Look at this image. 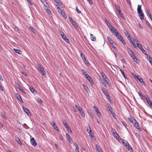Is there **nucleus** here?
Instances as JSON below:
<instances>
[{
	"mask_svg": "<svg viewBox=\"0 0 152 152\" xmlns=\"http://www.w3.org/2000/svg\"><path fill=\"white\" fill-rule=\"evenodd\" d=\"M58 31L61 36L62 38L66 42L69 43V40L67 38L66 36L64 34V33L60 29H58Z\"/></svg>",
	"mask_w": 152,
	"mask_h": 152,
	"instance_id": "obj_1",
	"label": "nucleus"
},
{
	"mask_svg": "<svg viewBox=\"0 0 152 152\" xmlns=\"http://www.w3.org/2000/svg\"><path fill=\"white\" fill-rule=\"evenodd\" d=\"M135 78L136 80L137 79L142 84V85L145 86V84L143 82V79L139 75H138L137 76H136L135 77Z\"/></svg>",
	"mask_w": 152,
	"mask_h": 152,
	"instance_id": "obj_2",
	"label": "nucleus"
},
{
	"mask_svg": "<svg viewBox=\"0 0 152 152\" xmlns=\"http://www.w3.org/2000/svg\"><path fill=\"white\" fill-rule=\"evenodd\" d=\"M38 69L39 71L41 74H42V75H45V72L43 68L42 67L41 65L39 66Z\"/></svg>",
	"mask_w": 152,
	"mask_h": 152,
	"instance_id": "obj_3",
	"label": "nucleus"
},
{
	"mask_svg": "<svg viewBox=\"0 0 152 152\" xmlns=\"http://www.w3.org/2000/svg\"><path fill=\"white\" fill-rule=\"evenodd\" d=\"M58 12L60 15L63 16L64 19H66L67 18V17L66 15L62 9L58 10Z\"/></svg>",
	"mask_w": 152,
	"mask_h": 152,
	"instance_id": "obj_4",
	"label": "nucleus"
},
{
	"mask_svg": "<svg viewBox=\"0 0 152 152\" xmlns=\"http://www.w3.org/2000/svg\"><path fill=\"white\" fill-rule=\"evenodd\" d=\"M134 126L137 128V129H138L140 131H142V129L141 128L140 126L139 125L138 122L136 121L135 122H134V124H133Z\"/></svg>",
	"mask_w": 152,
	"mask_h": 152,
	"instance_id": "obj_5",
	"label": "nucleus"
},
{
	"mask_svg": "<svg viewBox=\"0 0 152 152\" xmlns=\"http://www.w3.org/2000/svg\"><path fill=\"white\" fill-rule=\"evenodd\" d=\"M113 33L114 34V35L118 39H119L120 37H121L122 36L119 33H118L117 31H113Z\"/></svg>",
	"mask_w": 152,
	"mask_h": 152,
	"instance_id": "obj_6",
	"label": "nucleus"
},
{
	"mask_svg": "<svg viewBox=\"0 0 152 152\" xmlns=\"http://www.w3.org/2000/svg\"><path fill=\"white\" fill-rule=\"evenodd\" d=\"M137 46L138 48L142 51L144 54L145 55H147L146 51L143 49V48L141 45L137 44Z\"/></svg>",
	"mask_w": 152,
	"mask_h": 152,
	"instance_id": "obj_7",
	"label": "nucleus"
},
{
	"mask_svg": "<svg viewBox=\"0 0 152 152\" xmlns=\"http://www.w3.org/2000/svg\"><path fill=\"white\" fill-rule=\"evenodd\" d=\"M50 124L54 128V129H55L58 132L59 131V130L58 129V126L56 125V123L54 121L53 122V123H51Z\"/></svg>",
	"mask_w": 152,
	"mask_h": 152,
	"instance_id": "obj_8",
	"label": "nucleus"
},
{
	"mask_svg": "<svg viewBox=\"0 0 152 152\" xmlns=\"http://www.w3.org/2000/svg\"><path fill=\"white\" fill-rule=\"evenodd\" d=\"M30 142L31 145L34 146H36L37 145V143L35 141L33 137L31 139Z\"/></svg>",
	"mask_w": 152,
	"mask_h": 152,
	"instance_id": "obj_9",
	"label": "nucleus"
},
{
	"mask_svg": "<svg viewBox=\"0 0 152 152\" xmlns=\"http://www.w3.org/2000/svg\"><path fill=\"white\" fill-rule=\"evenodd\" d=\"M66 137L68 140L69 142L71 143H72V142L73 140L70 136L67 133H66Z\"/></svg>",
	"mask_w": 152,
	"mask_h": 152,
	"instance_id": "obj_10",
	"label": "nucleus"
},
{
	"mask_svg": "<svg viewBox=\"0 0 152 152\" xmlns=\"http://www.w3.org/2000/svg\"><path fill=\"white\" fill-rule=\"evenodd\" d=\"M23 108L24 111L26 113L28 116L30 115V111L28 110V109L25 107H23Z\"/></svg>",
	"mask_w": 152,
	"mask_h": 152,
	"instance_id": "obj_11",
	"label": "nucleus"
},
{
	"mask_svg": "<svg viewBox=\"0 0 152 152\" xmlns=\"http://www.w3.org/2000/svg\"><path fill=\"white\" fill-rule=\"evenodd\" d=\"M15 97L19 101H21L22 103L23 102V101L22 100V98H21L20 95H19L18 94L16 93Z\"/></svg>",
	"mask_w": 152,
	"mask_h": 152,
	"instance_id": "obj_12",
	"label": "nucleus"
},
{
	"mask_svg": "<svg viewBox=\"0 0 152 152\" xmlns=\"http://www.w3.org/2000/svg\"><path fill=\"white\" fill-rule=\"evenodd\" d=\"M128 53H129V55L132 58H133V57L135 56V54L132 50H129V51H128Z\"/></svg>",
	"mask_w": 152,
	"mask_h": 152,
	"instance_id": "obj_13",
	"label": "nucleus"
},
{
	"mask_svg": "<svg viewBox=\"0 0 152 152\" xmlns=\"http://www.w3.org/2000/svg\"><path fill=\"white\" fill-rule=\"evenodd\" d=\"M102 91L105 96L108 94L107 89L104 88L103 87L102 88Z\"/></svg>",
	"mask_w": 152,
	"mask_h": 152,
	"instance_id": "obj_14",
	"label": "nucleus"
},
{
	"mask_svg": "<svg viewBox=\"0 0 152 152\" xmlns=\"http://www.w3.org/2000/svg\"><path fill=\"white\" fill-rule=\"evenodd\" d=\"M137 11L138 14H140L142 12L141 5H138L137 8Z\"/></svg>",
	"mask_w": 152,
	"mask_h": 152,
	"instance_id": "obj_15",
	"label": "nucleus"
},
{
	"mask_svg": "<svg viewBox=\"0 0 152 152\" xmlns=\"http://www.w3.org/2000/svg\"><path fill=\"white\" fill-rule=\"evenodd\" d=\"M128 119L133 124L136 121V120L133 117L128 118Z\"/></svg>",
	"mask_w": 152,
	"mask_h": 152,
	"instance_id": "obj_16",
	"label": "nucleus"
},
{
	"mask_svg": "<svg viewBox=\"0 0 152 152\" xmlns=\"http://www.w3.org/2000/svg\"><path fill=\"white\" fill-rule=\"evenodd\" d=\"M147 56V58L152 65V58L150 56H148V55H146Z\"/></svg>",
	"mask_w": 152,
	"mask_h": 152,
	"instance_id": "obj_17",
	"label": "nucleus"
},
{
	"mask_svg": "<svg viewBox=\"0 0 152 152\" xmlns=\"http://www.w3.org/2000/svg\"><path fill=\"white\" fill-rule=\"evenodd\" d=\"M87 112L88 114L89 115L92 117V119H94V115L93 113H92L91 111L89 109L87 110Z\"/></svg>",
	"mask_w": 152,
	"mask_h": 152,
	"instance_id": "obj_18",
	"label": "nucleus"
},
{
	"mask_svg": "<svg viewBox=\"0 0 152 152\" xmlns=\"http://www.w3.org/2000/svg\"><path fill=\"white\" fill-rule=\"evenodd\" d=\"M63 124L66 129H67L69 127L68 124L66 123V121L65 120L63 121Z\"/></svg>",
	"mask_w": 152,
	"mask_h": 152,
	"instance_id": "obj_19",
	"label": "nucleus"
},
{
	"mask_svg": "<svg viewBox=\"0 0 152 152\" xmlns=\"http://www.w3.org/2000/svg\"><path fill=\"white\" fill-rule=\"evenodd\" d=\"M138 94L139 95L140 97L142 100H144L145 99V96L142 95L141 92H139Z\"/></svg>",
	"mask_w": 152,
	"mask_h": 152,
	"instance_id": "obj_20",
	"label": "nucleus"
},
{
	"mask_svg": "<svg viewBox=\"0 0 152 152\" xmlns=\"http://www.w3.org/2000/svg\"><path fill=\"white\" fill-rule=\"evenodd\" d=\"M17 87H18V88L21 91L24 93H25L24 92V89L22 88L21 86L18 83L17 84Z\"/></svg>",
	"mask_w": 152,
	"mask_h": 152,
	"instance_id": "obj_21",
	"label": "nucleus"
},
{
	"mask_svg": "<svg viewBox=\"0 0 152 152\" xmlns=\"http://www.w3.org/2000/svg\"><path fill=\"white\" fill-rule=\"evenodd\" d=\"M72 24L73 26L76 29H77L78 28V26L76 24L75 22L74 21L72 23Z\"/></svg>",
	"mask_w": 152,
	"mask_h": 152,
	"instance_id": "obj_22",
	"label": "nucleus"
},
{
	"mask_svg": "<svg viewBox=\"0 0 152 152\" xmlns=\"http://www.w3.org/2000/svg\"><path fill=\"white\" fill-rule=\"evenodd\" d=\"M120 39H119L122 42L123 45H125L126 43L125 41L124 40L123 37L121 36L120 37Z\"/></svg>",
	"mask_w": 152,
	"mask_h": 152,
	"instance_id": "obj_23",
	"label": "nucleus"
},
{
	"mask_svg": "<svg viewBox=\"0 0 152 152\" xmlns=\"http://www.w3.org/2000/svg\"><path fill=\"white\" fill-rule=\"evenodd\" d=\"M91 39L92 41H95L96 40V37L93 35L92 34H90Z\"/></svg>",
	"mask_w": 152,
	"mask_h": 152,
	"instance_id": "obj_24",
	"label": "nucleus"
},
{
	"mask_svg": "<svg viewBox=\"0 0 152 152\" xmlns=\"http://www.w3.org/2000/svg\"><path fill=\"white\" fill-rule=\"evenodd\" d=\"M107 39L108 41L109 42L110 44H113V41L112 40L111 38L109 37H107Z\"/></svg>",
	"mask_w": 152,
	"mask_h": 152,
	"instance_id": "obj_25",
	"label": "nucleus"
},
{
	"mask_svg": "<svg viewBox=\"0 0 152 152\" xmlns=\"http://www.w3.org/2000/svg\"><path fill=\"white\" fill-rule=\"evenodd\" d=\"M15 140L20 145H22V143L19 137H16Z\"/></svg>",
	"mask_w": 152,
	"mask_h": 152,
	"instance_id": "obj_26",
	"label": "nucleus"
},
{
	"mask_svg": "<svg viewBox=\"0 0 152 152\" xmlns=\"http://www.w3.org/2000/svg\"><path fill=\"white\" fill-rule=\"evenodd\" d=\"M79 52L80 53V55L81 58H82L83 61L85 59H86L85 56L82 54L80 51H79Z\"/></svg>",
	"mask_w": 152,
	"mask_h": 152,
	"instance_id": "obj_27",
	"label": "nucleus"
},
{
	"mask_svg": "<svg viewBox=\"0 0 152 152\" xmlns=\"http://www.w3.org/2000/svg\"><path fill=\"white\" fill-rule=\"evenodd\" d=\"M29 88L30 91L32 93H34L35 92H36V90L33 88L32 86H31Z\"/></svg>",
	"mask_w": 152,
	"mask_h": 152,
	"instance_id": "obj_28",
	"label": "nucleus"
},
{
	"mask_svg": "<svg viewBox=\"0 0 152 152\" xmlns=\"http://www.w3.org/2000/svg\"><path fill=\"white\" fill-rule=\"evenodd\" d=\"M139 15L140 17V18L141 20H142L144 19V15L142 12H141L140 14H139Z\"/></svg>",
	"mask_w": 152,
	"mask_h": 152,
	"instance_id": "obj_29",
	"label": "nucleus"
},
{
	"mask_svg": "<svg viewBox=\"0 0 152 152\" xmlns=\"http://www.w3.org/2000/svg\"><path fill=\"white\" fill-rule=\"evenodd\" d=\"M100 74H101V75H102V77L104 78V79H107L106 76L105 75L104 73L103 72H101L100 73Z\"/></svg>",
	"mask_w": 152,
	"mask_h": 152,
	"instance_id": "obj_30",
	"label": "nucleus"
},
{
	"mask_svg": "<svg viewBox=\"0 0 152 152\" xmlns=\"http://www.w3.org/2000/svg\"><path fill=\"white\" fill-rule=\"evenodd\" d=\"M87 79L89 81L91 84H92L93 83L92 79L90 76L88 77Z\"/></svg>",
	"mask_w": 152,
	"mask_h": 152,
	"instance_id": "obj_31",
	"label": "nucleus"
},
{
	"mask_svg": "<svg viewBox=\"0 0 152 152\" xmlns=\"http://www.w3.org/2000/svg\"><path fill=\"white\" fill-rule=\"evenodd\" d=\"M108 28L110 30V31L113 32L114 31H116V30L114 28L112 25L110 26V27H109Z\"/></svg>",
	"mask_w": 152,
	"mask_h": 152,
	"instance_id": "obj_32",
	"label": "nucleus"
},
{
	"mask_svg": "<svg viewBox=\"0 0 152 152\" xmlns=\"http://www.w3.org/2000/svg\"><path fill=\"white\" fill-rule=\"evenodd\" d=\"M115 7L116 8V10L118 12H121V10L120 9V7L118 5H115Z\"/></svg>",
	"mask_w": 152,
	"mask_h": 152,
	"instance_id": "obj_33",
	"label": "nucleus"
},
{
	"mask_svg": "<svg viewBox=\"0 0 152 152\" xmlns=\"http://www.w3.org/2000/svg\"><path fill=\"white\" fill-rule=\"evenodd\" d=\"M13 50H14L16 53H17L19 54H21V52L20 50H18L17 49H14Z\"/></svg>",
	"mask_w": 152,
	"mask_h": 152,
	"instance_id": "obj_34",
	"label": "nucleus"
},
{
	"mask_svg": "<svg viewBox=\"0 0 152 152\" xmlns=\"http://www.w3.org/2000/svg\"><path fill=\"white\" fill-rule=\"evenodd\" d=\"M83 86L84 88L86 90L87 92H88L90 91L89 88H88V87L87 86H86L84 84H83Z\"/></svg>",
	"mask_w": 152,
	"mask_h": 152,
	"instance_id": "obj_35",
	"label": "nucleus"
},
{
	"mask_svg": "<svg viewBox=\"0 0 152 152\" xmlns=\"http://www.w3.org/2000/svg\"><path fill=\"white\" fill-rule=\"evenodd\" d=\"M132 58L133 60L137 63H138V61L139 62V60L138 59V58H136L135 56L133 57Z\"/></svg>",
	"mask_w": 152,
	"mask_h": 152,
	"instance_id": "obj_36",
	"label": "nucleus"
},
{
	"mask_svg": "<svg viewBox=\"0 0 152 152\" xmlns=\"http://www.w3.org/2000/svg\"><path fill=\"white\" fill-rule=\"evenodd\" d=\"M106 97L107 99L110 102L111 101V100L110 96V95L108 94L105 96Z\"/></svg>",
	"mask_w": 152,
	"mask_h": 152,
	"instance_id": "obj_37",
	"label": "nucleus"
},
{
	"mask_svg": "<svg viewBox=\"0 0 152 152\" xmlns=\"http://www.w3.org/2000/svg\"><path fill=\"white\" fill-rule=\"evenodd\" d=\"M120 71L121 72V74L123 75L124 77L126 79V77L125 75L124 71L121 69H120Z\"/></svg>",
	"mask_w": 152,
	"mask_h": 152,
	"instance_id": "obj_38",
	"label": "nucleus"
},
{
	"mask_svg": "<svg viewBox=\"0 0 152 152\" xmlns=\"http://www.w3.org/2000/svg\"><path fill=\"white\" fill-rule=\"evenodd\" d=\"M83 61L87 66H89V63L88 61L86 60V59H85Z\"/></svg>",
	"mask_w": 152,
	"mask_h": 152,
	"instance_id": "obj_39",
	"label": "nucleus"
},
{
	"mask_svg": "<svg viewBox=\"0 0 152 152\" xmlns=\"http://www.w3.org/2000/svg\"><path fill=\"white\" fill-rule=\"evenodd\" d=\"M95 111L96 112V114L98 116H99L101 115V113L99 112L98 109H96V110H95Z\"/></svg>",
	"mask_w": 152,
	"mask_h": 152,
	"instance_id": "obj_40",
	"label": "nucleus"
},
{
	"mask_svg": "<svg viewBox=\"0 0 152 152\" xmlns=\"http://www.w3.org/2000/svg\"><path fill=\"white\" fill-rule=\"evenodd\" d=\"M126 147L128 150H130L132 149L131 146H130L129 144H127V145L126 146Z\"/></svg>",
	"mask_w": 152,
	"mask_h": 152,
	"instance_id": "obj_41",
	"label": "nucleus"
},
{
	"mask_svg": "<svg viewBox=\"0 0 152 152\" xmlns=\"http://www.w3.org/2000/svg\"><path fill=\"white\" fill-rule=\"evenodd\" d=\"M96 149L98 152L102 151L101 148L99 146H96Z\"/></svg>",
	"mask_w": 152,
	"mask_h": 152,
	"instance_id": "obj_42",
	"label": "nucleus"
},
{
	"mask_svg": "<svg viewBox=\"0 0 152 152\" xmlns=\"http://www.w3.org/2000/svg\"><path fill=\"white\" fill-rule=\"evenodd\" d=\"M1 115H2V117L4 119H7V117L5 115L4 112H2L1 113Z\"/></svg>",
	"mask_w": 152,
	"mask_h": 152,
	"instance_id": "obj_43",
	"label": "nucleus"
},
{
	"mask_svg": "<svg viewBox=\"0 0 152 152\" xmlns=\"http://www.w3.org/2000/svg\"><path fill=\"white\" fill-rule=\"evenodd\" d=\"M57 4L59 6H61L62 8L64 7V6L63 4L61 2H60V1L59 2V3H58Z\"/></svg>",
	"mask_w": 152,
	"mask_h": 152,
	"instance_id": "obj_44",
	"label": "nucleus"
},
{
	"mask_svg": "<svg viewBox=\"0 0 152 152\" xmlns=\"http://www.w3.org/2000/svg\"><path fill=\"white\" fill-rule=\"evenodd\" d=\"M37 102H38V103L41 104L42 103V101L40 98H38L37 99Z\"/></svg>",
	"mask_w": 152,
	"mask_h": 152,
	"instance_id": "obj_45",
	"label": "nucleus"
},
{
	"mask_svg": "<svg viewBox=\"0 0 152 152\" xmlns=\"http://www.w3.org/2000/svg\"><path fill=\"white\" fill-rule=\"evenodd\" d=\"M76 10L77 12L79 14L81 13V11L79 10L78 8L77 7V6L76 7Z\"/></svg>",
	"mask_w": 152,
	"mask_h": 152,
	"instance_id": "obj_46",
	"label": "nucleus"
},
{
	"mask_svg": "<svg viewBox=\"0 0 152 152\" xmlns=\"http://www.w3.org/2000/svg\"><path fill=\"white\" fill-rule=\"evenodd\" d=\"M80 112L81 115L84 117L85 115L83 110H82L80 111Z\"/></svg>",
	"mask_w": 152,
	"mask_h": 152,
	"instance_id": "obj_47",
	"label": "nucleus"
},
{
	"mask_svg": "<svg viewBox=\"0 0 152 152\" xmlns=\"http://www.w3.org/2000/svg\"><path fill=\"white\" fill-rule=\"evenodd\" d=\"M119 14L120 15L121 17L123 19H124V15H123L122 12L121 11V12H118Z\"/></svg>",
	"mask_w": 152,
	"mask_h": 152,
	"instance_id": "obj_48",
	"label": "nucleus"
},
{
	"mask_svg": "<svg viewBox=\"0 0 152 152\" xmlns=\"http://www.w3.org/2000/svg\"><path fill=\"white\" fill-rule=\"evenodd\" d=\"M45 10L46 12L47 13H48V14H51V12L50 11V10H49L48 9H45Z\"/></svg>",
	"mask_w": 152,
	"mask_h": 152,
	"instance_id": "obj_49",
	"label": "nucleus"
},
{
	"mask_svg": "<svg viewBox=\"0 0 152 152\" xmlns=\"http://www.w3.org/2000/svg\"><path fill=\"white\" fill-rule=\"evenodd\" d=\"M122 125L125 127H126L127 126V125L126 124V123L125 121H122Z\"/></svg>",
	"mask_w": 152,
	"mask_h": 152,
	"instance_id": "obj_50",
	"label": "nucleus"
},
{
	"mask_svg": "<svg viewBox=\"0 0 152 152\" xmlns=\"http://www.w3.org/2000/svg\"><path fill=\"white\" fill-rule=\"evenodd\" d=\"M114 137H116V138L117 139H119V138L120 137L117 133H116L115 135H114Z\"/></svg>",
	"mask_w": 152,
	"mask_h": 152,
	"instance_id": "obj_51",
	"label": "nucleus"
},
{
	"mask_svg": "<svg viewBox=\"0 0 152 152\" xmlns=\"http://www.w3.org/2000/svg\"><path fill=\"white\" fill-rule=\"evenodd\" d=\"M126 36L128 37V38H129L130 37H131V35L128 33V32H127V33H125Z\"/></svg>",
	"mask_w": 152,
	"mask_h": 152,
	"instance_id": "obj_52",
	"label": "nucleus"
},
{
	"mask_svg": "<svg viewBox=\"0 0 152 152\" xmlns=\"http://www.w3.org/2000/svg\"><path fill=\"white\" fill-rule=\"evenodd\" d=\"M110 44L111 45L112 47L114 49H117L116 47H115V44L114 42L113 43V44Z\"/></svg>",
	"mask_w": 152,
	"mask_h": 152,
	"instance_id": "obj_53",
	"label": "nucleus"
},
{
	"mask_svg": "<svg viewBox=\"0 0 152 152\" xmlns=\"http://www.w3.org/2000/svg\"><path fill=\"white\" fill-rule=\"evenodd\" d=\"M30 29L34 33V31L35 30L34 29V28H33V27H32L31 26H30Z\"/></svg>",
	"mask_w": 152,
	"mask_h": 152,
	"instance_id": "obj_54",
	"label": "nucleus"
},
{
	"mask_svg": "<svg viewBox=\"0 0 152 152\" xmlns=\"http://www.w3.org/2000/svg\"><path fill=\"white\" fill-rule=\"evenodd\" d=\"M67 131H68V132L69 133H72V130H71V129L70 128V127H69V128H68L67 129Z\"/></svg>",
	"mask_w": 152,
	"mask_h": 152,
	"instance_id": "obj_55",
	"label": "nucleus"
},
{
	"mask_svg": "<svg viewBox=\"0 0 152 152\" xmlns=\"http://www.w3.org/2000/svg\"><path fill=\"white\" fill-rule=\"evenodd\" d=\"M123 143L124 145H125V146H126L127 145V144H129V143L127 141H125L123 142Z\"/></svg>",
	"mask_w": 152,
	"mask_h": 152,
	"instance_id": "obj_56",
	"label": "nucleus"
},
{
	"mask_svg": "<svg viewBox=\"0 0 152 152\" xmlns=\"http://www.w3.org/2000/svg\"><path fill=\"white\" fill-rule=\"evenodd\" d=\"M128 39L129 40L130 43H131V44L132 45L134 42H133L132 41V39H131V38H128Z\"/></svg>",
	"mask_w": 152,
	"mask_h": 152,
	"instance_id": "obj_57",
	"label": "nucleus"
},
{
	"mask_svg": "<svg viewBox=\"0 0 152 152\" xmlns=\"http://www.w3.org/2000/svg\"><path fill=\"white\" fill-rule=\"evenodd\" d=\"M77 109L78 110L80 111L81 110H83L82 107L80 106L77 107Z\"/></svg>",
	"mask_w": 152,
	"mask_h": 152,
	"instance_id": "obj_58",
	"label": "nucleus"
},
{
	"mask_svg": "<svg viewBox=\"0 0 152 152\" xmlns=\"http://www.w3.org/2000/svg\"><path fill=\"white\" fill-rule=\"evenodd\" d=\"M108 110L110 112L113 111V108H112L111 106H110V108L108 109Z\"/></svg>",
	"mask_w": 152,
	"mask_h": 152,
	"instance_id": "obj_59",
	"label": "nucleus"
},
{
	"mask_svg": "<svg viewBox=\"0 0 152 152\" xmlns=\"http://www.w3.org/2000/svg\"><path fill=\"white\" fill-rule=\"evenodd\" d=\"M110 113L113 115V117L115 116V114L114 112L112 111V112H110Z\"/></svg>",
	"mask_w": 152,
	"mask_h": 152,
	"instance_id": "obj_60",
	"label": "nucleus"
},
{
	"mask_svg": "<svg viewBox=\"0 0 152 152\" xmlns=\"http://www.w3.org/2000/svg\"><path fill=\"white\" fill-rule=\"evenodd\" d=\"M145 12H146V13L147 15H148L149 16V15H151V14H149V11H148V10H146Z\"/></svg>",
	"mask_w": 152,
	"mask_h": 152,
	"instance_id": "obj_61",
	"label": "nucleus"
},
{
	"mask_svg": "<svg viewBox=\"0 0 152 152\" xmlns=\"http://www.w3.org/2000/svg\"><path fill=\"white\" fill-rule=\"evenodd\" d=\"M14 30H15V31H18L19 30L18 28L17 27H16V26H15L14 27Z\"/></svg>",
	"mask_w": 152,
	"mask_h": 152,
	"instance_id": "obj_62",
	"label": "nucleus"
},
{
	"mask_svg": "<svg viewBox=\"0 0 152 152\" xmlns=\"http://www.w3.org/2000/svg\"><path fill=\"white\" fill-rule=\"evenodd\" d=\"M126 1L127 3L128 4H129L130 5V6H131V1H130V0H126Z\"/></svg>",
	"mask_w": 152,
	"mask_h": 152,
	"instance_id": "obj_63",
	"label": "nucleus"
},
{
	"mask_svg": "<svg viewBox=\"0 0 152 152\" xmlns=\"http://www.w3.org/2000/svg\"><path fill=\"white\" fill-rule=\"evenodd\" d=\"M75 151L76 152H79V147L76 148L75 149Z\"/></svg>",
	"mask_w": 152,
	"mask_h": 152,
	"instance_id": "obj_64",
	"label": "nucleus"
}]
</instances>
